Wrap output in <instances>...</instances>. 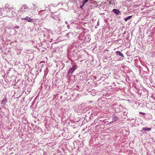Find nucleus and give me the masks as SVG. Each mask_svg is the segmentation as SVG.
Returning a JSON list of instances; mask_svg holds the SVG:
<instances>
[{
    "mask_svg": "<svg viewBox=\"0 0 155 155\" xmlns=\"http://www.w3.org/2000/svg\"><path fill=\"white\" fill-rule=\"evenodd\" d=\"M116 53L118 54L121 57H124V56L123 54H122V53H121L120 51H117L116 52Z\"/></svg>",
    "mask_w": 155,
    "mask_h": 155,
    "instance_id": "obj_7",
    "label": "nucleus"
},
{
    "mask_svg": "<svg viewBox=\"0 0 155 155\" xmlns=\"http://www.w3.org/2000/svg\"><path fill=\"white\" fill-rule=\"evenodd\" d=\"M116 2V0H113L112 1L109 2V4H113L115 5V3Z\"/></svg>",
    "mask_w": 155,
    "mask_h": 155,
    "instance_id": "obj_9",
    "label": "nucleus"
},
{
    "mask_svg": "<svg viewBox=\"0 0 155 155\" xmlns=\"http://www.w3.org/2000/svg\"><path fill=\"white\" fill-rule=\"evenodd\" d=\"M28 7L26 5H23L21 7V9L23 11H25V9H28Z\"/></svg>",
    "mask_w": 155,
    "mask_h": 155,
    "instance_id": "obj_3",
    "label": "nucleus"
},
{
    "mask_svg": "<svg viewBox=\"0 0 155 155\" xmlns=\"http://www.w3.org/2000/svg\"><path fill=\"white\" fill-rule=\"evenodd\" d=\"M7 101V100L6 99H5V98L3 99L2 100L1 104H2L4 105L6 104Z\"/></svg>",
    "mask_w": 155,
    "mask_h": 155,
    "instance_id": "obj_6",
    "label": "nucleus"
},
{
    "mask_svg": "<svg viewBox=\"0 0 155 155\" xmlns=\"http://www.w3.org/2000/svg\"><path fill=\"white\" fill-rule=\"evenodd\" d=\"M88 1V0H84L83 1L82 3L83 5H85V4Z\"/></svg>",
    "mask_w": 155,
    "mask_h": 155,
    "instance_id": "obj_11",
    "label": "nucleus"
},
{
    "mask_svg": "<svg viewBox=\"0 0 155 155\" xmlns=\"http://www.w3.org/2000/svg\"><path fill=\"white\" fill-rule=\"evenodd\" d=\"M25 20L29 22H33L34 21V20L32 18L27 16L25 18Z\"/></svg>",
    "mask_w": 155,
    "mask_h": 155,
    "instance_id": "obj_1",
    "label": "nucleus"
},
{
    "mask_svg": "<svg viewBox=\"0 0 155 155\" xmlns=\"http://www.w3.org/2000/svg\"><path fill=\"white\" fill-rule=\"evenodd\" d=\"M139 113L140 114H143V115H145V113H143V112H139Z\"/></svg>",
    "mask_w": 155,
    "mask_h": 155,
    "instance_id": "obj_14",
    "label": "nucleus"
},
{
    "mask_svg": "<svg viewBox=\"0 0 155 155\" xmlns=\"http://www.w3.org/2000/svg\"><path fill=\"white\" fill-rule=\"evenodd\" d=\"M84 5H83V4L82 3V5H81L80 6V8H81V9H83V7Z\"/></svg>",
    "mask_w": 155,
    "mask_h": 155,
    "instance_id": "obj_13",
    "label": "nucleus"
},
{
    "mask_svg": "<svg viewBox=\"0 0 155 155\" xmlns=\"http://www.w3.org/2000/svg\"><path fill=\"white\" fill-rule=\"evenodd\" d=\"M118 119V117H117L116 116H114V117H113V120L114 121L117 120Z\"/></svg>",
    "mask_w": 155,
    "mask_h": 155,
    "instance_id": "obj_10",
    "label": "nucleus"
},
{
    "mask_svg": "<svg viewBox=\"0 0 155 155\" xmlns=\"http://www.w3.org/2000/svg\"><path fill=\"white\" fill-rule=\"evenodd\" d=\"M113 11L116 15L118 14L120 12L119 10L117 9H113Z\"/></svg>",
    "mask_w": 155,
    "mask_h": 155,
    "instance_id": "obj_5",
    "label": "nucleus"
},
{
    "mask_svg": "<svg viewBox=\"0 0 155 155\" xmlns=\"http://www.w3.org/2000/svg\"><path fill=\"white\" fill-rule=\"evenodd\" d=\"M38 129L39 130V129H40V128H39V127H35L34 128V129Z\"/></svg>",
    "mask_w": 155,
    "mask_h": 155,
    "instance_id": "obj_15",
    "label": "nucleus"
},
{
    "mask_svg": "<svg viewBox=\"0 0 155 155\" xmlns=\"http://www.w3.org/2000/svg\"><path fill=\"white\" fill-rule=\"evenodd\" d=\"M151 130V128H147V127H143L142 128V130H141L142 132H143V131H150Z\"/></svg>",
    "mask_w": 155,
    "mask_h": 155,
    "instance_id": "obj_4",
    "label": "nucleus"
},
{
    "mask_svg": "<svg viewBox=\"0 0 155 155\" xmlns=\"http://www.w3.org/2000/svg\"><path fill=\"white\" fill-rule=\"evenodd\" d=\"M55 128H56L57 129H59V130H61V131H62V130L61 129H60V127H56V126H55Z\"/></svg>",
    "mask_w": 155,
    "mask_h": 155,
    "instance_id": "obj_12",
    "label": "nucleus"
},
{
    "mask_svg": "<svg viewBox=\"0 0 155 155\" xmlns=\"http://www.w3.org/2000/svg\"><path fill=\"white\" fill-rule=\"evenodd\" d=\"M75 67L74 65H73L72 68H70L68 71V73H72L75 70Z\"/></svg>",
    "mask_w": 155,
    "mask_h": 155,
    "instance_id": "obj_2",
    "label": "nucleus"
},
{
    "mask_svg": "<svg viewBox=\"0 0 155 155\" xmlns=\"http://www.w3.org/2000/svg\"><path fill=\"white\" fill-rule=\"evenodd\" d=\"M132 17V15L130 16L127 17V18H125V19H124L125 21H127L128 20L130 19Z\"/></svg>",
    "mask_w": 155,
    "mask_h": 155,
    "instance_id": "obj_8",
    "label": "nucleus"
}]
</instances>
